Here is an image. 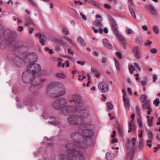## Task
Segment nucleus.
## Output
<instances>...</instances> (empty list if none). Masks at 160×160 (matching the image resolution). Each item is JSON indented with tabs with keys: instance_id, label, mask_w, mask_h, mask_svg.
I'll use <instances>...</instances> for the list:
<instances>
[{
	"instance_id": "423d86ee",
	"label": "nucleus",
	"mask_w": 160,
	"mask_h": 160,
	"mask_svg": "<svg viewBox=\"0 0 160 160\" xmlns=\"http://www.w3.org/2000/svg\"><path fill=\"white\" fill-rule=\"evenodd\" d=\"M102 21V20H96L93 22V25L96 27H98L97 28L94 27H92V29L93 30L94 32L95 33H97L98 32H99L100 34L102 33L103 30L101 28L103 27L102 24L101 23Z\"/></svg>"
},
{
	"instance_id": "e433bc0d",
	"label": "nucleus",
	"mask_w": 160,
	"mask_h": 160,
	"mask_svg": "<svg viewBox=\"0 0 160 160\" xmlns=\"http://www.w3.org/2000/svg\"><path fill=\"white\" fill-rule=\"evenodd\" d=\"M160 103V101L159 99L158 98H156L153 101V104L156 107L158 106Z\"/></svg>"
},
{
	"instance_id": "f8f14e48",
	"label": "nucleus",
	"mask_w": 160,
	"mask_h": 160,
	"mask_svg": "<svg viewBox=\"0 0 160 160\" xmlns=\"http://www.w3.org/2000/svg\"><path fill=\"white\" fill-rule=\"evenodd\" d=\"M79 112L81 114L80 116L81 118L84 119L88 118L90 114L89 111L87 109L81 110Z\"/></svg>"
},
{
	"instance_id": "39448f33",
	"label": "nucleus",
	"mask_w": 160,
	"mask_h": 160,
	"mask_svg": "<svg viewBox=\"0 0 160 160\" xmlns=\"http://www.w3.org/2000/svg\"><path fill=\"white\" fill-rule=\"evenodd\" d=\"M68 123L72 125H82L84 120L80 115H73L69 116L68 119Z\"/></svg>"
},
{
	"instance_id": "393cba45",
	"label": "nucleus",
	"mask_w": 160,
	"mask_h": 160,
	"mask_svg": "<svg viewBox=\"0 0 160 160\" xmlns=\"http://www.w3.org/2000/svg\"><path fill=\"white\" fill-rule=\"evenodd\" d=\"M129 128L132 130L135 131L136 128V126L134 122H130L129 124Z\"/></svg>"
},
{
	"instance_id": "473e14b6",
	"label": "nucleus",
	"mask_w": 160,
	"mask_h": 160,
	"mask_svg": "<svg viewBox=\"0 0 160 160\" xmlns=\"http://www.w3.org/2000/svg\"><path fill=\"white\" fill-rule=\"evenodd\" d=\"M62 32L65 35H68L69 34V32L68 28L65 26L63 27L62 30Z\"/></svg>"
},
{
	"instance_id": "dca6fc26",
	"label": "nucleus",
	"mask_w": 160,
	"mask_h": 160,
	"mask_svg": "<svg viewBox=\"0 0 160 160\" xmlns=\"http://www.w3.org/2000/svg\"><path fill=\"white\" fill-rule=\"evenodd\" d=\"M26 23L24 24L26 26L31 25L32 26H35V25L32 19L29 17H27L25 18Z\"/></svg>"
},
{
	"instance_id": "9b49d317",
	"label": "nucleus",
	"mask_w": 160,
	"mask_h": 160,
	"mask_svg": "<svg viewBox=\"0 0 160 160\" xmlns=\"http://www.w3.org/2000/svg\"><path fill=\"white\" fill-rule=\"evenodd\" d=\"M132 51L137 59H139L140 58L141 50L139 47H133L132 49Z\"/></svg>"
},
{
	"instance_id": "cd10ccee",
	"label": "nucleus",
	"mask_w": 160,
	"mask_h": 160,
	"mask_svg": "<svg viewBox=\"0 0 160 160\" xmlns=\"http://www.w3.org/2000/svg\"><path fill=\"white\" fill-rule=\"evenodd\" d=\"M142 39L141 37H138L137 38V39L136 41V42L137 44L142 45Z\"/></svg>"
},
{
	"instance_id": "c85d7f7f",
	"label": "nucleus",
	"mask_w": 160,
	"mask_h": 160,
	"mask_svg": "<svg viewBox=\"0 0 160 160\" xmlns=\"http://www.w3.org/2000/svg\"><path fill=\"white\" fill-rule=\"evenodd\" d=\"M147 99V96L145 94H142L141 95L140 100L142 102H144L146 101Z\"/></svg>"
},
{
	"instance_id": "1a4fd4ad",
	"label": "nucleus",
	"mask_w": 160,
	"mask_h": 160,
	"mask_svg": "<svg viewBox=\"0 0 160 160\" xmlns=\"http://www.w3.org/2000/svg\"><path fill=\"white\" fill-rule=\"evenodd\" d=\"M14 62L16 65L19 67H22L25 63V62L22 58L18 56H16Z\"/></svg>"
},
{
	"instance_id": "2eb2a0df",
	"label": "nucleus",
	"mask_w": 160,
	"mask_h": 160,
	"mask_svg": "<svg viewBox=\"0 0 160 160\" xmlns=\"http://www.w3.org/2000/svg\"><path fill=\"white\" fill-rule=\"evenodd\" d=\"M145 8L150 10V12L151 15L154 16L156 15V10L153 6L151 5H146L145 6Z\"/></svg>"
},
{
	"instance_id": "4468645a",
	"label": "nucleus",
	"mask_w": 160,
	"mask_h": 160,
	"mask_svg": "<svg viewBox=\"0 0 160 160\" xmlns=\"http://www.w3.org/2000/svg\"><path fill=\"white\" fill-rule=\"evenodd\" d=\"M113 33H116L117 32L118 25L116 22L113 19H111L110 22Z\"/></svg>"
},
{
	"instance_id": "aec40b11",
	"label": "nucleus",
	"mask_w": 160,
	"mask_h": 160,
	"mask_svg": "<svg viewBox=\"0 0 160 160\" xmlns=\"http://www.w3.org/2000/svg\"><path fill=\"white\" fill-rule=\"evenodd\" d=\"M85 2H88L91 4H92L98 8H100V6L99 4L97 3L94 0H84Z\"/></svg>"
},
{
	"instance_id": "69168bd1",
	"label": "nucleus",
	"mask_w": 160,
	"mask_h": 160,
	"mask_svg": "<svg viewBox=\"0 0 160 160\" xmlns=\"http://www.w3.org/2000/svg\"><path fill=\"white\" fill-rule=\"evenodd\" d=\"M116 132L115 131L113 130L112 132V134L111 135V137L112 138H114L115 137Z\"/></svg>"
},
{
	"instance_id": "20e7f679",
	"label": "nucleus",
	"mask_w": 160,
	"mask_h": 160,
	"mask_svg": "<svg viewBox=\"0 0 160 160\" xmlns=\"http://www.w3.org/2000/svg\"><path fill=\"white\" fill-rule=\"evenodd\" d=\"M67 100L64 98H58L55 100L52 103V106L56 110L61 109L64 108L62 112L63 115H67L69 113L72 112V107L67 106Z\"/></svg>"
},
{
	"instance_id": "a211bd4d",
	"label": "nucleus",
	"mask_w": 160,
	"mask_h": 160,
	"mask_svg": "<svg viewBox=\"0 0 160 160\" xmlns=\"http://www.w3.org/2000/svg\"><path fill=\"white\" fill-rule=\"evenodd\" d=\"M103 44L104 47L107 48L111 49L112 48V46L108 42V41L106 39H103Z\"/></svg>"
},
{
	"instance_id": "de8ad7c7",
	"label": "nucleus",
	"mask_w": 160,
	"mask_h": 160,
	"mask_svg": "<svg viewBox=\"0 0 160 160\" xmlns=\"http://www.w3.org/2000/svg\"><path fill=\"white\" fill-rule=\"evenodd\" d=\"M134 65L136 68H137L138 70L139 71H141V68L139 66V64L136 62L134 63Z\"/></svg>"
},
{
	"instance_id": "a18cd8bd",
	"label": "nucleus",
	"mask_w": 160,
	"mask_h": 160,
	"mask_svg": "<svg viewBox=\"0 0 160 160\" xmlns=\"http://www.w3.org/2000/svg\"><path fill=\"white\" fill-rule=\"evenodd\" d=\"M137 122L139 127H142L143 126L142 120L140 118H138L137 120Z\"/></svg>"
},
{
	"instance_id": "bf43d9fd",
	"label": "nucleus",
	"mask_w": 160,
	"mask_h": 160,
	"mask_svg": "<svg viewBox=\"0 0 160 160\" xmlns=\"http://www.w3.org/2000/svg\"><path fill=\"white\" fill-rule=\"evenodd\" d=\"M153 79V81L154 82H155L156 80L157 79V75L155 74H154L152 76Z\"/></svg>"
},
{
	"instance_id": "f257e3e1",
	"label": "nucleus",
	"mask_w": 160,
	"mask_h": 160,
	"mask_svg": "<svg viewBox=\"0 0 160 160\" xmlns=\"http://www.w3.org/2000/svg\"><path fill=\"white\" fill-rule=\"evenodd\" d=\"M91 125L89 124H84L79 126L78 131L72 132L71 138L74 141L72 143H68L66 145L69 157L66 154H60L58 158L60 160H84L85 157L80 151L81 148H86L88 146L84 142L91 139L94 134V132L91 129Z\"/></svg>"
},
{
	"instance_id": "6e6552de",
	"label": "nucleus",
	"mask_w": 160,
	"mask_h": 160,
	"mask_svg": "<svg viewBox=\"0 0 160 160\" xmlns=\"http://www.w3.org/2000/svg\"><path fill=\"white\" fill-rule=\"evenodd\" d=\"M69 98V101L70 102H73L76 104L80 103L82 100L81 97L77 94L72 95Z\"/></svg>"
},
{
	"instance_id": "8fccbe9b",
	"label": "nucleus",
	"mask_w": 160,
	"mask_h": 160,
	"mask_svg": "<svg viewBox=\"0 0 160 160\" xmlns=\"http://www.w3.org/2000/svg\"><path fill=\"white\" fill-rule=\"evenodd\" d=\"M126 32L127 34H130L133 33V31L131 29H128L126 31Z\"/></svg>"
},
{
	"instance_id": "a19ab883",
	"label": "nucleus",
	"mask_w": 160,
	"mask_h": 160,
	"mask_svg": "<svg viewBox=\"0 0 160 160\" xmlns=\"http://www.w3.org/2000/svg\"><path fill=\"white\" fill-rule=\"evenodd\" d=\"M64 38L66 40L70 43L73 45V46H74V44L72 43V41L70 38L67 37H64Z\"/></svg>"
},
{
	"instance_id": "c03bdc74",
	"label": "nucleus",
	"mask_w": 160,
	"mask_h": 160,
	"mask_svg": "<svg viewBox=\"0 0 160 160\" xmlns=\"http://www.w3.org/2000/svg\"><path fill=\"white\" fill-rule=\"evenodd\" d=\"M107 105L108 107L110 109H112L113 108V105L109 102H107Z\"/></svg>"
},
{
	"instance_id": "338daca9",
	"label": "nucleus",
	"mask_w": 160,
	"mask_h": 160,
	"mask_svg": "<svg viewBox=\"0 0 160 160\" xmlns=\"http://www.w3.org/2000/svg\"><path fill=\"white\" fill-rule=\"evenodd\" d=\"M143 148V145L142 144H139L138 145V148L140 150L142 149Z\"/></svg>"
},
{
	"instance_id": "7ed1b4c3",
	"label": "nucleus",
	"mask_w": 160,
	"mask_h": 160,
	"mask_svg": "<svg viewBox=\"0 0 160 160\" xmlns=\"http://www.w3.org/2000/svg\"><path fill=\"white\" fill-rule=\"evenodd\" d=\"M47 92L50 93L51 97H58L64 95L66 93V89L62 83L53 82L48 87Z\"/></svg>"
},
{
	"instance_id": "774afa93",
	"label": "nucleus",
	"mask_w": 160,
	"mask_h": 160,
	"mask_svg": "<svg viewBox=\"0 0 160 160\" xmlns=\"http://www.w3.org/2000/svg\"><path fill=\"white\" fill-rule=\"evenodd\" d=\"M116 128H117L118 129V131L120 132V126L119 125V124L118 123H116Z\"/></svg>"
},
{
	"instance_id": "ea45409f",
	"label": "nucleus",
	"mask_w": 160,
	"mask_h": 160,
	"mask_svg": "<svg viewBox=\"0 0 160 160\" xmlns=\"http://www.w3.org/2000/svg\"><path fill=\"white\" fill-rule=\"evenodd\" d=\"M32 6L36 7L37 5L34 0H28Z\"/></svg>"
},
{
	"instance_id": "4d7b16f0",
	"label": "nucleus",
	"mask_w": 160,
	"mask_h": 160,
	"mask_svg": "<svg viewBox=\"0 0 160 160\" xmlns=\"http://www.w3.org/2000/svg\"><path fill=\"white\" fill-rule=\"evenodd\" d=\"M152 43V42L148 40L145 43L146 45L148 46L151 45Z\"/></svg>"
},
{
	"instance_id": "0e129e2a",
	"label": "nucleus",
	"mask_w": 160,
	"mask_h": 160,
	"mask_svg": "<svg viewBox=\"0 0 160 160\" xmlns=\"http://www.w3.org/2000/svg\"><path fill=\"white\" fill-rule=\"evenodd\" d=\"M23 28L22 27L19 26L18 27V30L19 31L21 32L23 31Z\"/></svg>"
},
{
	"instance_id": "c756f323",
	"label": "nucleus",
	"mask_w": 160,
	"mask_h": 160,
	"mask_svg": "<svg viewBox=\"0 0 160 160\" xmlns=\"http://www.w3.org/2000/svg\"><path fill=\"white\" fill-rule=\"evenodd\" d=\"M56 75L58 77L61 79H65L66 77L65 75L62 73H58L56 74Z\"/></svg>"
},
{
	"instance_id": "680f3d73",
	"label": "nucleus",
	"mask_w": 160,
	"mask_h": 160,
	"mask_svg": "<svg viewBox=\"0 0 160 160\" xmlns=\"http://www.w3.org/2000/svg\"><path fill=\"white\" fill-rule=\"evenodd\" d=\"M142 28L145 31H146L148 30V27L146 25L142 26Z\"/></svg>"
},
{
	"instance_id": "f704fd0d",
	"label": "nucleus",
	"mask_w": 160,
	"mask_h": 160,
	"mask_svg": "<svg viewBox=\"0 0 160 160\" xmlns=\"http://www.w3.org/2000/svg\"><path fill=\"white\" fill-rule=\"evenodd\" d=\"M113 157L112 155L108 153H107L106 155V159L107 160H112Z\"/></svg>"
},
{
	"instance_id": "4be33fe9",
	"label": "nucleus",
	"mask_w": 160,
	"mask_h": 160,
	"mask_svg": "<svg viewBox=\"0 0 160 160\" xmlns=\"http://www.w3.org/2000/svg\"><path fill=\"white\" fill-rule=\"evenodd\" d=\"M41 37L39 38L40 42L42 45H45L44 42L47 39L46 37L44 35Z\"/></svg>"
},
{
	"instance_id": "7c9ffc66",
	"label": "nucleus",
	"mask_w": 160,
	"mask_h": 160,
	"mask_svg": "<svg viewBox=\"0 0 160 160\" xmlns=\"http://www.w3.org/2000/svg\"><path fill=\"white\" fill-rule=\"evenodd\" d=\"M114 61L115 62V66L117 70L118 71L119 70V64L118 62V60L116 59H114Z\"/></svg>"
},
{
	"instance_id": "3c124183",
	"label": "nucleus",
	"mask_w": 160,
	"mask_h": 160,
	"mask_svg": "<svg viewBox=\"0 0 160 160\" xmlns=\"http://www.w3.org/2000/svg\"><path fill=\"white\" fill-rule=\"evenodd\" d=\"M150 52L152 53H156L157 52V50L155 48H152Z\"/></svg>"
},
{
	"instance_id": "4c0bfd02",
	"label": "nucleus",
	"mask_w": 160,
	"mask_h": 160,
	"mask_svg": "<svg viewBox=\"0 0 160 160\" xmlns=\"http://www.w3.org/2000/svg\"><path fill=\"white\" fill-rule=\"evenodd\" d=\"M5 32L4 29L0 28V38H1L3 36Z\"/></svg>"
},
{
	"instance_id": "f03ea898",
	"label": "nucleus",
	"mask_w": 160,
	"mask_h": 160,
	"mask_svg": "<svg viewBox=\"0 0 160 160\" xmlns=\"http://www.w3.org/2000/svg\"><path fill=\"white\" fill-rule=\"evenodd\" d=\"M41 69L40 65L34 63L30 64L28 67V69L23 72L22 76V79L25 83H31V86L29 89L32 92L33 95H36L39 93V89L42 88V84L40 82H43L46 81L44 78H42L39 77L36 78L33 77V79H30L29 77L32 75H34L38 72Z\"/></svg>"
},
{
	"instance_id": "0eeeda50",
	"label": "nucleus",
	"mask_w": 160,
	"mask_h": 160,
	"mask_svg": "<svg viewBox=\"0 0 160 160\" xmlns=\"http://www.w3.org/2000/svg\"><path fill=\"white\" fill-rule=\"evenodd\" d=\"M98 88L102 92L107 93L109 91V86L107 83L102 82L99 84Z\"/></svg>"
},
{
	"instance_id": "864d4df0",
	"label": "nucleus",
	"mask_w": 160,
	"mask_h": 160,
	"mask_svg": "<svg viewBox=\"0 0 160 160\" xmlns=\"http://www.w3.org/2000/svg\"><path fill=\"white\" fill-rule=\"evenodd\" d=\"M49 123L55 125H59L60 123V122L58 121H57L53 122H50Z\"/></svg>"
},
{
	"instance_id": "bb28decb",
	"label": "nucleus",
	"mask_w": 160,
	"mask_h": 160,
	"mask_svg": "<svg viewBox=\"0 0 160 160\" xmlns=\"http://www.w3.org/2000/svg\"><path fill=\"white\" fill-rule=\"evenodd\" d=\"M152 29L155 34H158L159 33V30L158 26L154 25Z\"/></svg>"
},
{
	"instance_id": "6e6d98bb",
	"label": "nucleus",
	"mask_w": 160,
	"mask_h": 160,
	"mask_svg": "<svg viewBox=\"0 0 160 160\" xmlns=\"http://www.w3.org/2000/svg\"><path fill=\"white\" fill-rule=\"evenodd\" d=\"M5 44H3V42H1L0 44V47L2 49H4L5 48Z\"/></svg>"
},
{
	"instance_id": "5fc2aeb1",
	"label": "nucleus",
	"mask_w": 160,
	"mask_h": 160,
	"mask_svg": "<svg viewBox=\"0 0 160 160\" xmlns=\"http://www.w3.org/2000/svg\"><path fill=\"white\" fill-rule=\"evenodd\" d=\"M160 148V145L158 144L157 146V147H156L154 148V149H155L154 151V152H156Z\"/></svg>"
},
{
	"instance_id": "c9c22d12",
	"label": "nucleus",
	"mask_w": 160,
	"mask_h": 160,
	"mask_svg": "<svg viewBox=\"0 0 160 160\" xmlns=\"http://www.w3.org/2000/svg\"><path fill=\"white\" fill-rule=\"evenodd\" d=\"M136 110L137 114L140 118L141 117V114L140 112V108L138 106H136Z\"/></svg>"
},
{
	"instance_id": "5701e85b",
	"label": "nucleus",
	"mask_w": 160,
	"mask_h": 160,
	"mask_svg": "<svg viewBox=\"0 0 160 160\" xmlns=\"http://www.w3.org/2000/svg\"><path fill=\"white\" fill-rule=\"evenodd\" d=\"M122 98L124 106L126 107H128L129 106V100L127 99L124 96H123Z\"/></svg>"
},
{
	"instance_id": "f3484780",
	"label": "nucleus",
	"mask_w": 160,
	"mask_h": 160,
	"mask_svg": "<svg viewBox=\"0 0 160 160\" xmlns=\"http://www.w3.org/2000/svg\"><path fill=\"white\" fill-rule=\"evenodd\" d=\"M113 33L116 36L117 39L119 41L121 42V43L122 44L124 43L125 41V39L122 35L118 34V30L117 31V32L116 33Z\"/></svg>"
},
{
	"instance_id": "72a5a7b5",
	"label": "nucleus",
	"mask_w": 160,
	"mask_h": 160,
	"mask_svg": "<svg viewBox=\"0 0 160 160\" xmlns=\"http://www.w3.org/2000/svg\"><path fill=\"white\" fill-rule=\"evenodd\" d=\"M116 55L119 59H122L123 58V56L122 55L120 52H116L115 53Z\"/></svg>"
},
{
	"instance_id": "79ce46f5",
	"label": "nucleus",
	"mask_w": 160,
	"mask_h": 160,
	"mask_svg": "<svg viewBox=\"0 0 160 160\" xmlns=\"http://www.w3.org/2000/svg\"><path fill=\"white\" fill-rule=\"evenodd\" d=\"M136 139L135 138H132L131 141V143L133 147H135V142Z\"/></svg>"
},
{
	"instance_id": "9d476101",
	"label": "nucleus",
	"mask_w": 160,
	"mask_h": 160,
	"mask_svg": "<svg viewBox=\"0 0 160 160\" xmlns=\"http://www.w3.org/2000/svg\"><path fill=\"white\" fill-rule=\"evenodd\" d=\"M143 109H147L148 110L147 112V113L150 115L151 112L152 111V109L151 108V103L148 100H147L143 104L142 107Z\"/></svg>"
},
{
	"instance_id": "09e8293b",
	"label": "nucleus",
	"mask_w": 160,
	"mask_h": 160,
	"mask_svg": "<svg viewBox=\"0 0 160 160\" xmlns=\"http://www.w3.org/2000/svg\"><path fill=\"white\" fill-rule=\"evenodd\" d=\"M80 15L82 17V18L84 20H87V17L86 16L84 15L82 13L80 12Z\"/></svg>"
},
{
	"instance_id": "49530a36",
	"label": "nucleus",
	"mask_w": 160,
	"mask_h": 160,
	"mask_svg": "<svg viewBox=\"0 0 160 160\" xmlns=\"http://www.w3.org/2000/svg\"><path fill=\"white\" fill-rule=\"evenodd\" d=\"M21 43L20 42H16L14 45V47L16 48H19L21 47Z\"/></svg>"
},
{
	"instance_id": "2f4dec72",
	"label": "nucleus",
	"mask_w": 160,
	"mask_h": 160,
	"mask_svg": "<svg viewBox=\"0 0 160 160\" xmlns=\"http://www.w3.org/2000/svg\"><path fill=\"white\" fill-rule=\"evenodd\" d=\"M135 70V68L132 65H130L129 66V71L131 74H132L133 71Z\"/></svg>"
},
{
	"instance_id": "6ab92c4d",
	"label": "nucleus",
	"mask_w": 160,
	"mask_h": 160,
	"mask_svg": "<svg viewBox=\"0 0 160 160\" xmlns=\"http://www.w3.org/2000/svg\"><path fill=\"white\" fill-rule=\"evenodd\" d=\"M91 72L92 73L95 74V77L99 78L100 76V73L97 69L95 68H92L91 69Z\"/></svg>"
},
{
	"instance_id": "37998d69",
	"label": "nucleus",
	"mask_w": 160,
	"mask_h": 160,
	"mask_svg": "<svg viewBox=\"0 0 160 160\" xmlns=\"http://www.w3.org/2000/svg\"><path fill=\"white\" fill-rule=\"evenodd\" d=\"M148 124L149 126L151 127L152 126L153 121L150 119L147 120Z\"/></svg>"
},
{
	"instance_id": "13d9d810",
	"label": "nucleus",
	"mask_w": 160,
	"mask_h": 160,
	"mask_svg": "<svg viewBox=\"0 0 160 160\" xmlns=\"http://www.w3.org/2000/svg\"><path fill=\"white\" fill-rule=\"evenodd\" d=\"M151 140H149L147 141V145L149 148H151L152 146V144H149V143H151Z\"/></svg>"
},
{
	"instance_id": "603ef678",
	"label": "nucleus",
	"mask_w": 160,
	"mask_h": 160,
	"mask_svg": "<svg viewBox=\"0 0 160 160\" xmlns=\"http://www.w3.org/2000/svg\"><path fill=\"white\" fill-rule=\"evenodd\" d=\"M104 7L105 8L108 9H109L111 8V6L108 4H104Z\"/></svg>"
},
{
	"instance_id": "58836bf2",
	"label": "nucleus",
	"mask_w": 160,
	"mask_h": 160,
	"mask_svg": "<svg viewBox=\"0 0 160 160\" xmlns=\"http://www.w3.org/2000/svg\"><path fill=\"white\" fill-rule=\"evenodd\" d=\"M147 133L149 138L151 139H152V132L150 130H148Z\"/></svg>"
},
{
	"instance_id": "ddd939ff",
	"label": "nucleus",
	"mask_w": 160,
	"mask_h": 160,
	"mask_svg": "<svg viewBox=\"0 0 160 160\" xmlns=\"http://www.w3.org/2000/svg\"><path fill=\"white\" fill-rule=\"evenodd\" d=\"M27 58L28 59L29 61L33 62L37 61V55L34 52L28 54L27 56Z\"/></svg>"
},
{
	"instance_id": "e2e57ef3",
	"label": "nucleus",
	"mask_w": 160,
	"mask_h": 160,
	"mask_svg": "<svg viewBox=\"0 0 160 160\" xmlns=\"http://www.w3.org/2000/svg\"><path fill=\"white\" fill-rule=\"evenodd\" d=\"M77 62L78 64H80L82 66L84 65L85 63V62H81L80 61H77Z\"/></svg>"
},
{
	"instance_id": "b1692460",
	"label": "nucleus",
	"mask_w": 160,
	"mask_h": 160,
	"mask_svg": "<svg viewBox=\"0 0 160 160\" xmlns=\"http://www.w3.org/2000/svg\"><path fill=\"white\" fill-rule=\"evenodd\" d=\"M16 56L12 53H9L7 55V58L9 60L11 61H14Z\"/></svg>"
},
{
	"instance_id": "052dcab7",
	"label": "nucleus",
	"mask_w": 160,
	"mask_h": 160,
	"mask_svg": "<svg viewBox=\"0 0 160 160\" xmlns=\"http://www.w3.org/2000/svg\"><path fill=\"white\" fill-rule=\"evenodd\" d=\"M131 118H132V119L131 120V122H134L133 121L135 118V115L134 114H132L131 116Z\"/></svg>"
},
{
	"instance_id": "a878e982",
	"label": "nucleus",
	"mask_w": 160,
	"mask_h": 160,
	"mask_svg": "<svg viewBox=\"0 0 160 160\" xmlns=\"http://www.w3.org/2000/svg\"><path fill=\"white\" fill-rule=\"evenodd\" d=\"M129 9L131 13V15L134 18H136V16L135 14V12L133 9L131 7H129Z\"/></svg>"
},
{
	"instance_id": "412c9836",
	"label": "nucleus",
	"mask_w": 160,
	"mask_h": 160,
	"mask_svg": "<svg viewBox=\"0 0 160 160\" xmlns=\"http://www.w3.org/2000/svg\"><path fill=\"white\" fill-rule=\"evenodd\" d=\"M77 42L82 46H85V43L83 39L80 36L78 37L77 38Z\"/></svg>"
}]
</instances>
